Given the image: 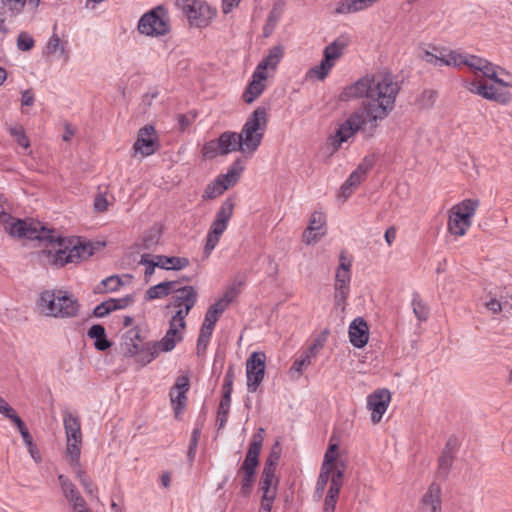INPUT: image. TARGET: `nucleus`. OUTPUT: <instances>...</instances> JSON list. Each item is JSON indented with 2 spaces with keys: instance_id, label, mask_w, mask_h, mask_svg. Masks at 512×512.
<instances>
[{
  "instance_id": "nucleus-1",
  "label": "nucleus",
  "mask_w": 512,
  "mask_h": 512,
  "mask_svg": "<svg viewBox=\"0 0 512 512\" xmlns=\"http://www.w3.org/2000/svg\"><path fill=\"white\" fill-rule=\"evenodd\" d=\"M400 84L391 73L366 74L354 83L345 86L339 94V100L348 102L366 98L360 107L339 125L336 132L329 136L328 143L332 152L339 150L341 145L361 131L372 137L379 123L386 119L394 110L396 98L400 92Z\"/></svg>"
},
{
  "instance_id": "nucleus-2",
  "label": "nucleus",
  "mask_w": 512,
  "mask_h": 512,
  "mask_svg": "<svg viewBox=\"0 0 512 512\" xmlns=\"http://www.w3.org/2000/svg\"><path fill=\"white\" fill-rule=\"evenodd\" d=\"M36 307L44 316L64 319L77 316L80 304L69 292L57 289L41 292Z\"/></svg>"
},
{
  "instance_id": "nucleus-3",
  "label": "nucleus",
  "mask_w": 512,
  "mask_h": 512,
  "mask_svg": "<svg viewBox=\"0 0 512 512\" xmlns=\"http://www.w3.org/2000/svg\"><path fill=\"white\" fill-rule=\"evenodd\" d=\"M53 250L42 251L46 257V263L55 267H63L68 263H78L81 260L89 258L93 254V248L90 243L77 241L68 243L54 235V241L51 243Z\"/></svg>"
},
{
  "instance_id": "nucleus-4",
  "label": "nucleus",
  "mask_w": 512,
  "mask_h": 512,
  "mask_svg": "<svg viewBox=\"0 0 512 512\" xmlns=\"http://www.w3.org/2000/svg\"><path fill=\"white\" fill-rule=\"evenodd\" d=\"M268 124V112L258 106L244 123L240 136V152L253 154L261 145Z\"/></svg>"
},
{
  "instance_id": "nucleus-5",
  "label": "nucleus",
  "mask_w": 512,
  "mask_h": 512,
  "mask_svg": "<svg viewBox=\"0 0 512 512\" xmlns=\"http://www.w3.org/2000/svg\"><path fill=\"white\" fill-rule=\"evenodd\" d=\"M236 205L235 197L228 196L220 205L212 221L204 246V253L209 256L220 241L221 236L226 231L228 224L233 216Z\"/></svg>"
},
{
  "instance_id": "nucleus-6",
  "label": "nucleus",
  "mask_w": 512,
  "mask_h": 512,
  "mask_svg": "<svg viewBox=\"0 0 512 512\" xmlns=\"http://www.w3.org/2000/svg\"><path fill=\"white\" fill-rule=\"evenodd\" d=\"M3 223L6 232L12 237L47 241L49 243L54 241V232L40 227V223L15 218L11 215H6Z\"/></svg>"
},
{
  "instance_id": "nucleus-7",
  "label": "nucleus",
  "mask_w": 512,
  "mask_h": 512,
  "mask_svg": "<svg viewBox=\"0 0 512 512\" xmlns=\"http://www.w3.org/2000/svg\"><path fill=\"white\" fill-rule=\"evenodd\" d=\"M479 201L476 199H464L449 210L447 228L457 237L464 236L472 224Z\"/></svg>"
},
{
  "instance_id": "nucleus-8",
  "label": "nucleus",
  "mask_w": 512,
  "mask_h": 512,
  "mask_svg": "<svg viewBox=\"0 0 512 512\" xmlns=\"http://www.w3.org/2000/svg\"><path fill=\"white\" fill-rule=\"evenodd\" d=\"M63 426L66 436V455L72 467L79 468L82 446L81 421L79 416L63 411Z\"/></svg>"
},
{
  "instance_id": "nucleus-9",
  "label": "nucleus",
  "mask_w": 512,
  "mask_h": 512,
  "mask_svg": "<svg viewBox=\"0 0 512 512\" xmlns=\"http://www.w3.org/2000/svg\"><path fill=\"white\" fill-rule=\"evenodd\" d=\"M137 29L140 34L149 37L167 35L171 30L167 9L158 5L144 13L138 21Z\"/></svg>"
},
{
  "instance_id": "nucleus-10",
  "label": "nucleus",
  "mask_w": 512,
  "mask_h": 512,
  "mask_svg": "<svg viewBox=\"0 0 512 512\" xmlns=\"http://www.w3.org/2000/svg\"><path fill=\"white\" fill-rule=\"evenodd\" d=\"M198 300V292L195 287L191 285L176 286L172 297L166 304L165 309H175V313L171 318L175 321L186 323V317L194 308Z\"/></svg>"
},
{
  "instance_id": "nucleus-11",
  "label": "nucleus",
  "mask_w": 512,
  "mask_h": 512,
  "mask_svg": "<svg viewBox=\"0 0 512 512\" xmlns=\"http://www.w3.org/2000/svg\"><path fill=\"white\" fill-rule=\"evenodd\" d=\"M175 5L186 16L189 24L202 28L209 25L216 10L199 0H176Z\"/></svg>"
},
{
  "instance_id": "nucleus-12",
  "label": "nucleus",
  "mask_w": 512,
  "mask_h": 512,
  "mask_svg": "<svg viewBox=\"0 0 512 512\" xmlns=\"http://www.w3.org/2000/svg\"><path fill=\"white\" fill-rule=\"evenodd\" d=\"M266 355L264 352H253L246 361L247 390L256 392L265 376Z\"/></svg>"
},
{
  "instance_id": "nucleus-13",
  "label": "nucleus",
  "mask_w": 512,
  "mask_h": 512,
  "mask_svg": "<svg viewBox=\"0 0 512 512\" xmlns=\"http://www.w3.org/2000/svg\"><path fill=\"white\" fill-rule=\"evenodd\" d=\"M391 402V393L388 389H377L367 396V409L371 411V422L378 424Z\"/></svg>"
},
{
  "instance_id": "nucleus-14",
  "label": "nucleus",
  "mask_w": 512,
  "mask_h": 512,
  "mask_svg": "<svg viewBox=\"0 0 512 512\" xmlns=\"http://www.w3.org/2000/svg\"><path fill=\"white\" fill-rule=\"evenodd\" d=\"M351 268L344 264L338 265L334 282V304L344 308L350 293Z\"/></svg>"
},
{
  "instance_id": "nucleus-15",
  "label": "nucleus",
  "mask_w": 512,
  "mask_h": 512,
  "mask_svg": "<svg viewBox=\"0 0 512 512\" xmlns=\"http://www.w3.org/2000/svg\"><path fill=\"white\" fill-rule=\"evenodd\" d=\"M189 389L190 379L187 375L178 376L170 389V402L176 417L181 414L186 407Z\"/></svg>"
},
{
  "instance_id": "nucleus-16",
  "label": "nucleus",
  "mask_w": 512,
  "mask_h": 512,
  "mask_svg": "<svg viewBox=\"0 0 512 512\" xmlns=\"http://www.w3.org/2000/svg\"><path fill=\"white\" fill-rule=\"evenodd\" d=\"M186 328V323H182L181 321H175V319L170 318L169 320V328L166 331L163 338L159 341H153L154 346L157 347L162 353H167L172 351L177 343L183 340V331Z\"/></svg>"
},
{
  "instance_id": "nucleus-17",
  "label": "nucleus",
  "mask_w": 512,
  "mask_h": 512,
  "mask_svg": "<svg viewBox=\"0 0 512 512\" xmlns=\"http://www.w3.org/2000/svg\"><path fill=\"white\" fill-rule=\"evenodd\" d=\"M263 434V428H260L258 432L253 434L245 459L240 467V472L256 473V468L259 465V455L264 440Z\"/></svg>"
},
{
  "instance_id": "nucleus-18",
  "label": "nucleus",
  "mask_w": 512,
  "mask_h": 512,
  "mask_svg": "<svg viewBox=\"0 0 512 512\" xmlns=\"http://www.w3.org/2000/svg\"><path fill=\"white\" fill-rule=\"evenodd\" d=\"M133 148L143 156H150L156 152L158 148L157 136L152 125H146L138 131Z\"/></svg>"
},
{
  "instance_id": "nucleus-19",
  "label": "nucleus",
  "mask_w": 512,
  "mask_h": 512,
  "mask_svg": "<svg viewBox=\"0 0 512 512\" xmlns=\"http://www.w3.org/2000/svg\"><path fill=\"white\" fill-rule=\"evenodd\" d=\"M25 4V0H0V33L3 35L9 33L5 21L20 15L24 10Z\"/></svg>"
},
{
  "instance_id": "nucleus-20",
  "label": "nucleus",
  "mask_w": 512,
  "mask_h": 512,
  "mask_svg": "<svg viewBox=\"0 0 512 512\" xmlns=\"http://www.w3.org/2000/svg\"><path fill=\"white\" fill-rule=\"evenodd\" d=\"M268 75L254 70L252 73L251 81L243 92L242 98L245 103L251 104L259 98L266 89V80Z\"/></svg>"
},
{
  "instance_id": "nucleus-21",
  "label": "nucleus",
  "mask_w": 512,
  "mask_h": 512,
  "mask_svg": "<svg viewBox=\"0 0 512 512\" xmlns=\"http://www.w3.org/2000/svg\"><path fill=\"white\" fill-rule=\"evenodd\" d=\"M349 340L355 348H363L369 340V328L362 317L355 318L349 326Z\"/></svg>"
},
{
  "instance_id": "nucleus-22",
  "label": "nucleus",
  "mask_w": 512,
  "mask_h": 512,
  "mask_svg": "<svg viewBox=\"0 0 512 512\" xmlns=\"http://www.w3.org/2000/svg\"><path fill=\"white\" fill-rule=\"evenodd\" d=\"M343 485V471L337 470L331 477L329 489L324 499L323 512H334Z\"/></svg>"
},
{
  "instance_id": "nucleus-23",
  "label": "nucleus",
  "mask_w": 512,
  "mask_h": 512,
  "mask_svg": "<svg viewBox=\"0 0 512 512\" xmlns=\"http://www.w3.org/2000/svg\"><path fill=\"white\" fill-rule=\"evenodd\" d=\"M283 57V47L281 45H275L268 50V54L258 63L255 70L261 72L264 75H268L267 70L270 69L275 71Z\"/></svg>"
},
{
  "instance_id": "nucleus-24",
  "label": "nucleus",
  "mask_w": 512,
  "mask_h": 512,
  "mask_svg": "<svg viewBox=\"0 0 512 512\" xmlns=\"http://www.w3.org/2000/svg\"><path fill=\"white\" fill-rule=\"evenodd\" d=\"M468 90L471 93L482 96L487 100H493L500 103L508 101L507 94L499 92L493 85L481 84L479 82H471Z\"/></svg>"
},
{
  "instance_id": "nucleus-25",
  "label": "nucleus",
  "mask_w": 512,
  "mask_h": 512,
  "mask_svg": "<svg viewBox=\"0 0 512 512\" xmlns=\"http://www.w3.org/2000/svg\"><path fill=\"white\" fill-rule=\"evenodd\" d=\"M380 0H340L337 2L334 13L338 15L352 14L372 7Z\"/></svg>"
},
{
  "instance_id": "nucleus-26",
  "label": "nucleus",
  "mask_w": 512,
  "mask_h": 512,
  "mask_svg": "<svg viewBox=\"0 0 512 512\" xmlns=\"http://www.w3.org/2000/svg\"><path fill=\"white\" fill-rule=\"evenodd\" d=\"M143 340L144 338L141 335V330L139 327H133L128 330L123 337V346L126 354L129 356L138 354L140 348L142 347Z\"/></svg>"
},
{
  "instance_id": "nucleus-27",
  "label": "nucleus",
  "mask_w": 512,
  "mask_h": 512,
  "mask_svg": "<svg viewBox=\"0 0 512 512\" xmlns=\"http://www.w3.org/2000/svg\"><path fill=\"white\" fill-rule=\"evenodd\" d=\"M349 42L350 41L348 36H339L332 43L325 47L323 51V57L330 61L331 63L335 64V61L343 55L344 50L349 45Z\"/></svg>"
},
{
  "instance_id": "nucleus-28",
  "label": "nucleus",
  "mask_w": 512,
  "mask_h": 512,
  "mask_svg": "<svg viewBox=\"0 0 512 512\" xmlns=\"http://www.w3.org/2000/svg\"><path fill=\"white\" fill-rule=\"evenodd\" d=\"M279 479L275 476V471L263 468L260 481L259 489L262 491L263 496H276Z\"/></svg>"
},
{
  "instance_id": "nucleus-29",
  "label": "nucleus",
  "mask_w": 512,
  "mask_h": 512,
  "mask_svg": "<svg viewBox=\"0 0 512 512\" xmlns=\"http://www.w3.org/2000/svg\"><path fill=\"white\" fill-rule=\"evenodd\" d=\"M178 284V281H164L153 285L145 292V299L147 301H151L154 299L164 298L172 294Z\"/></svg>"
},
{
  "instance_id": "nucleus-30",
  "label": "nucleus",
  "mask_w": 512,
  "mask_h": 512,
  "mask_svg": "<svg viewBox=\"0 0 512 512\" xmlns=\"http://www.w3.org/2000/svg\"><path fill=\"white\" fill-rule=\"evenodd\" d=\"M217 139L222 155H227L233 151H240V136H238L237 132L225 131Z\"/></svg>"
},
{
  "instance_id": "nucleus-31",
  "label": "nucleus",
  "mask_w": 512,
  "mask_h": 512,
  "mask_svg": "<svg viewBox=\"0 0 512 512\" xmlns=\"http://www.w3.org/2000/svg\"><path fill=\"white\" fill-rule=\"evenodd\" d=\"M87 336L95 340L94 347L98 351H106L112 345L110 340L107 339L104 326L100 324L92 325L87 332Z\"/></svg>"
},
{
  "instance_id": "nucleus-32",
  "label": "nucleus",
  "mask_w": 512,
  "mask_h": 512,
  "mask_svg": "<svg viewBox=\"0 0 512 512\" xmlns=\"http://www.w3.org/2000/svg\"><path fill=\"white\" fill-rule=\"evenodd\" d=\"M159 262V268L164 270L179 271L189 266L190 261L186 257L155 255Z\"/></svg>"
},
{
  "instance_id": "nucleus-33",
  "label": "nucleus",
  "mask_w": 512,
  "mask_h": 512,
  "mask_svg": "<svg viewBox=\"0 0 512 512\" xmlns=\"http://www.w3.org/2000/svg\"><path fill=\"white\" fill-rule=\"evenodd\" d=\"M422 503L428 507L431 512H441V489L440 486L433 483L422 498Z\"/></svg>"
},
{
  "instance_id": "nucleus-34",
  "label": "nucleus",
  "mask_w": 512,
  "mask_h": 512,
  "mask_svg": "<svg viewBox=\"0 0 512 512\" xmlns=\"http://www.w3.org/2000/svg\"><path fill=\"white\" fill-rule=\"evenodd\" d=\"M373 163L368 161L366 158L362 163L358 165V167L349 175L344 183L346 186L355 189L358 187L362 181L366 178L368 171L372 168Z\"/></svg>"
},
{
  "instance_id": "nucleus-35",
  "label": "nucleus",
  "mask_w": 512,
  "mask_h": 512,
  "mask_svg": "<svg viewBox=\"0 0 512 512\" xmlns=\"http://www.w3.org/2000/svg\"><path fill=\"white\" fill-rule=\"evenodd\" d=\"M283 14V6L281 4H274L271 11L268 14L265 25L263 26V36L265 38L272 35L278 22L280 21Z\"/></svg>"
},
{
  "instance_id": "nucleus-36",
  "label": "nucleus",
  "mask_w": 512,
  "mask_h": 512,
  "mask_svg": "<svg viewBox=\"0 0 512 512\" xmlns=\"http://www.w3.org/2000/svg\"><path fill=\"white\" fill-rule=\"evenodd\" d=\"M243 171V167L239 160L235 161L228 169L225 174H220L216 177L217 180H220L223 186H227V189L234 186L240 176V173Z\"/></svg>"
},
{
  "instance_id": "nucleus-37",
  "label": "nucleus",
  "mask_w": 512,
  "mask_h": 512,
  "mask_svg": "<svg viewBox=\"0 0 512 512\" xmlns=\"http://www.w3.org/2000/svg\"><path fill=\"white\" fill-rule=\"evenodd\" d=\"M334 67V63H331L327 59L323 57L319 65L311 67L306 73V79L311 80H320L323 81L326 79L332 68Z\"/></svg>"
},
{
  "instance_id": "nucleus-38",
  "label": "nucleus",
  "mask_w": 512,
  "mask_h": 512,
  "mask_svg": "<svg viewBox=\"0 0 512 512\" xmlns=\"http://www.w3.org/2000/svg\"><path fill=\"white\" fill-rule=\"evenodd\" d=\"M123 285L122 279L118 275H112L103 279L96 287L94 292L98 294L115 292Z\"/></svg>"
},
{
  "instance_id": "nucleus-39",
  "label": "nucleus",
  "mask_w": 512,
  "mask_h": 512,
  "mask_svg": "<svg viewBox=\"0 0 512 512\" xmlns=\"http://www.w3.org/2000/svg\"><path fill=\"white\" fill-rule=\"evenodd\" d=\"M412 308L415 317L419 322L427 321L429 317V308L426 303L422 300L420 294L417 291L412 293Z\"/></svg>"
},
{
  "instance_id": "nucleus-40",
  "label": "nucleus",
  "mask_w": 512,
  "mask_h": 512,
  "mask_svg": "<svg viewBox=\"0 0 512 512\" xmlns=\"http://www.w3.org/2000/svg\"><path fill=\"white\" fill-rule=\"evenodd\" d=\"M467 57L468 54L446 48V52H444V66L461 68L466 65Z\"/></svg>"
},
{
  "instance_id": "nucleus-41",
  "label": "nucleus",
  "mask_w": 512,
  "mask_h": 512,
  "mask_svg": "<svg viewBox=\"0 0 512 512\" xmlns=\"http://www.w3.org/2000/svg\"><path fill=\"white\" fill-rule=\"evenodd\" d=\"M432 50L433 51L425 50L422 55V59L426 63H428L432 66H435V67L444 66V52H446V48L433 46Z\"/></svg>"
},
{
  "instance_id": "nucleus-42",
  "label": "nucleus",
  "mask_w": 512,
  "mask_h": 512,
  "mask_svg": "<svg viewBox=\"0 0 512 512\" xmlns=\"http://www.w3.org/2000/svg\"><path fill=\"white\" fill-rule=\"evenodd\" d=\"M338 449L337 444H330L328 449L325 452L324 460L321 465L322 468H329L336 472L337 470H342L344 472V463L340 462L341 468L339 467V463H336V452Z\"/></svg>"
},
{
  "instance_id": "nucleus-43",
  "label": "nucleus",
  "mask_w": 512,
  "mask_h": 512,
  "mask_svg": "<svg viewBox=\"0 0 512 512\" xmlns=\"http://www.w3.org/2000/svg\"><path fill=\"white\" fill-rule=\"evenodd\" d=\"M160 353H162V351L154 346V342H147L140 348V351L138 352L139 360L142 365H147L156 359Z\"/></svg>"
},
{
  "instance_id": "nucleus-44",
  "label": "nucleus",
  "mask_w": 512,
  "mask_h": 512,
  "mask_svg": "<svg viewBox=\"0 0 512 512\" xmlns=\"http://www.w3.org/2000/svg\"><path fill=\"white\" fill-rule=\"evenodd\" d=\"M244 284V277H236L230 284L227 285L222 298H224L225 301L231 303L240 295Z\"/></svg>"
},
{
  "instance_id": "nucleus-45",
  "label": "nucleus",
  "mask_w": 512,
  "mask_h": 512,
  "mask_svg": "<svg viewBox=\"0 0 512 512\" xmlns=\"http://www.w3.org/2000/svg\"><path fill=\"white\" fill-rule=\"evenodd\" d=\"M227 190V186H223L220 180L216 178L209 183L202 195L203 200H212L222 195Z\"/></svg>"
},
{
  "instance_id": "nucleus-46",
  "label": "nucleus",
  "mask_w": 512,
  "mask_h": 512,
  "mask_svg": "<svg viewBox=\"0 0 512 512\" xmlns=\"http://www.w3.org/2000/svg\"><path fill=\"white\" fill-rule=\"evenodd\" d=\"M230 406L231 400L221 398L216 417V425L218 430H221L225 427L228 420Z\"/></svg>"
},
{
  "instance_id": "nucleus-47",
  "label": "nucleus",
  "mask_w": 512,
  "mask_h": 512,
  "mask_svg": "<svg viewBox=\"0 0 512 512\" xmlns=\"http://www.w3.org/2000/svg\"><path fill=\"white\" fill-rule=\"evenodd\" d=\"M22 439L28 449V452L30 456L35 460V462L39 463L41 462L42 458L39 453V450L37 448V445L34 443L33 438L29 432V430L26 428L23 431L20 432Z\"/></svg>"
},
{
  "instance_id": "nucleus-48",
  "label": "nucleus",
  "mask_w": 512,
  "mask_h": 512,
  "mask_svg": "<svg viewBox=\"0 0 512 512\" xmlns=\"http://www.w3.org/2000/svg\"><path fill=\"white\" fill-rule=\"evenodd\" d=\"M58 481L67 500H72L79 493L73 482L63 474L58 475Z\"/></svg>"
},
{
  "instance_id": "nucleus-49",
  "label": "nucleus",
  "mask_w": 512,
  "mask_h": 512,
  "mask_svg": "<svg viewBox=\"0 0 512 512\" xmlns=\"http://www.w3.org/2000/svg\"><path fill=\"white\" fill-rule=\"evenodd\" d=\"M139 264L146 266L144 275H145V280L147 282L149 281V278L154 274L155 268L156 267L159 268L158 260L155 259V256H153V258H152V255H150L148 253L141 255Z\"/></svg>"
},
{
  "instance_id": "nucleus-50",
  "label": "nucleus",
  "mask_w": 512,
  "mask_h": 512,
  "mask_svg": "<svg viewBox=\"0 0 512 512\" xmlns=\"http://www.w3.org/2000/svg\"><path fill=\"white\" fill-rule=\"evenodd\" d=\"M453 452L444 450L442 455L440 456L438 460V473L439 475H442L446 477L449 473V470L453 463Z\"/></svg>"
},
{
  "instance_id": "nucleus-51",
  "label": "nucleus",
  "mask_w": 512,
  "mask_h": 512,
  "mask_svg": "<svg viewBox=\"0 0 512 512\" xmlns=\"http://www.w3.org/2000/svg\"><path fill=\"white\" fill-rule=\"evenodd\" d=\"M76 472V476L80 481L81 485L84 487V490L89 495H95L98 492V489L92 483L91 479L86 475V473L81 469V465L79 468L73 467Z\"/></svg>"
},
{
  "instance_id": "nucleus-52",
  "label": "nucleus",
  "mask_w": 512,
  "mask_h": 512,
  "mask_svg": "<svg viewBox=\"0 0 512 512\" xmlns=\"http://www.w3.org/2000/svg\"><path fill=\"white\" fill-rule=\"evenodd\" d=\"M10 135L15 139L19 146L27 149L30 146L29 139L21 125L11 126L8 129Z\"/></svg>"
},
{
  "instance_id": "nucleus-53",
  "label": "nucleus",
  "mask_w": 512,
  "mask_h": 512,
  "mask_svg": "<svg viewBox=\"0 0 512 512\" xmlns=\"http://www.w3.org/2000/svg\"><path fill=\"white\" fill-rule=\"evenodd\" d=\"M234 379H235L234 367H233V365H230L227 368V371L224 376L223 395H222L223 399L231 400Z\"/></svg>"
},
{
  "instance_id": "nucleus-54",
  "label": "nucleus",
  "mask_w": 512,
  "mask_h": 512,
  "mask_svg": "<svg viewBox=\"0 0 512 512\" xmlns=\"http://www.w3.org/2000/svg\"><path fill=\"white\" fill-rule=\"evenodd\" d=\"M334 473V470H331L329 468H322L320 470V474L318 476L317 482H316V488L315 492L319 496H321L325 490V487L328 483V481H331V477Z\"/></svg>"
},
{
  "instance_id": "nucleus-55",
  "label": "nucleus",
  "mask_w": 512,
  "mask_h": 512,
  "mask_svg": "<svg viewBox=\"0 0 512 512\" xmlns=\"http://www.w3.org/2000/svg\"><path fill=\"white\" fill-rule=\"evenodd\" d=\"M202 155L206 159H214L218 155H222L218 139L206 142L202 147Z\"/></svg>"
},
{
  "instance_id": "nucleus-56",
  "label": "nucleus",
  "mask_w": 512,
  "mask_h": 512,
  "mask_svg": "<svg viewBox=\"0 0 512 512\" xmlns=\"http://www.w3.org/2000/svg\"><path fill=\"white\" fill-rule=\"evenodd\" d=\"M311 358L312 356L308 352H304L300 358L296 359L291 368V373H297L298 375H301L303 371L311 364Z\"/></svg>"
},
{
  "instance_id": "nucleus-57",
  "label": "nucleus",
  "mask_w": 512,
  "mask_h": 512,
  "mask_svg": "<svg viewBox=\"0 0 512 512\" xmlns=\"http://www.w3.org/2000/svg\"><path fill=\"white\" fill-rule=\"evenodd\" d=\"M436 98H437L436 91H434L432 89H426L421 93L420 97L418 98V104L422 108L428 109L434 105Z\"/></svg>"
},
{
  "instance_id": "nucleus-58",
  "label": "nucleus",
  "mask_w": 512,
  "mask_h": 512,
  "mask_svg": "<svg viewBox=\"0 0 512 512\" xmlns=\"http://www.w3.org/2000/svg\"><path fill=\"white\" fill-rule=\"evenodd\" d=\"M280 452H281V449L279 447V444L276 443L271 448V451L265 461L264 468H268L269 470L276 471V467H277L278 461L280 459Z\"/></svg>"
},
{
  "instance_id": "nucleus-59",
  "label": "nucleus",
  "mask_w": 512,
  "mask_h": 512,
  "mask_svg": "<svg viewBox=\"0 0 512 512\" xmlns=\"http://www.w3.org/2000/svg\"><path fill=\"white\" fill-rule=\"evenodd\" d=\"M326 224V216L321 211H314L310 217L309 224L307 227H309V230H321Z\"/></svg>"
},
{
  "instance_id": "nucleus-60",
  "label": "nucleus",
  "mask_w": 512,
  "mask_h": 512,
  "mask_svg": "<svg viewBox=\"0 0 512 512\" xmlns=\"http://www.w3.org/2000/svg\"><path fill=\"white\" fill-rule=\"evenodd\" d=\"M213 329L207 328L201 326L200 333L197 339V351L200 353L201 351H205L208 343L210 341V338L212 336Z\"/></svg>"
},
{
  "instance_id": "nucleus-61",
  "label": "nucleus",
  "mask_w": 512,
  "mask_h": 512,
  "mask_svg": "<svg viewBox=\"0 0 512 512\" xmlns=\"http://www.w3.org/2000/svg\"><path fill=\"white\" fill-rule=\"evenodd\" d=\"M35 45L33 37L27 32H21L17 37V48L21 51H29Z\"/></svg>"
},
{
  "instance_id": "nucleus-62",
  "label": "nucleus",
  "mask_w": 512,
  "mask_h": 512,
  "mask_svg": "<svg viewBox=\"0 0 512 512\" xmlns=\"http://www.w3.org/2000/svg\"><path fill=\"white\" fill-rule=\"evenodd\" d=\"M112 311H115V305H114V302L111 301V298H110V299L98 304L93 310V315L98 318H102V317H105L106 315H108Z\"/></svg>"
},
{
  "instance_id": "nucleus-63",
  "label": "nucleus",
  "mask_w": 512,
  "mask_h": 512,
  "mask_svg": "<svg viewBox=\"0 0 512 512\" xmlns=\"http://www.w3.org/2000/svg\"><path fill=\"white\" fill-rule=\"evenodd\" d=\"M46 48L48 54H54L57 50H60V52L65 54L67 57L65 47L62 45L61 40L56 33H53V35L49 38Z\"/></svg>"
},
{
  "instance_id": "nucleus-64",
  "label": "nucleus",
  "mask_w": 512,
  "mask_h": 512,
  "mask_svg": "<svg viewBox=\"0 0 512 512\" xmlns=\"http://www.w3.org/2000/svg\"><path fill=\"white\" fill-rule=\"evenodd\" d=\"M243 473V479L241 481V494L244 496L250 495L254 480H255V474L248 473V472H242Z\"/></svg>"
}]
</instances>
